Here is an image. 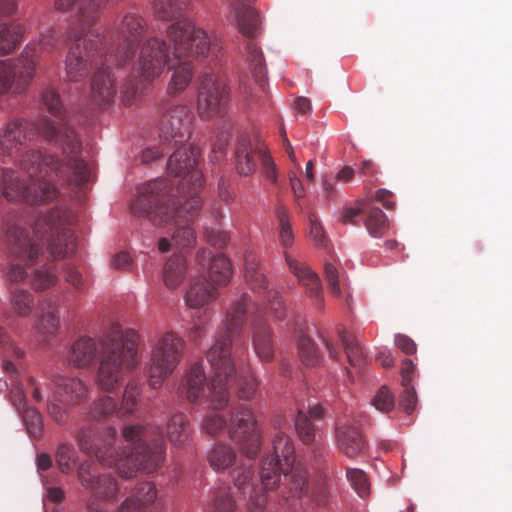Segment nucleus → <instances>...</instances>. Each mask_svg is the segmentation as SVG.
<instances>
[{
    "instance_id": "obj_1",
    "label": "nucleus",
    "mask_w": 512,
    "mask_h": 512,
    "mask_svg": "<svg viewBox=\"0 0 512 512\" xmlns=\"http://www.w3.org/2000/svg\"><path fill=\"white\" fill-rule=\"evenodd\" d=\"M42 102L47 110L59 119L56 123L42 118L38 124L25 119L9 121L0 135V154L16 157L27 149L39 135L60 143L63 151L70 154L66 163L40 150H28L21 155L19 164L29 183L21 180L16 171H2L3 195L9 201H22L30 205H41L55 200L59 195L57 179L74 182L80 186L89 179L87 164L77 157L81 143L65 120V111L59 93L53 87L42 92Z\"/></svg>"
},
{
    "instance_id": "obj_2",
    "label": "nucleus",
    "mask_w": 512,
    "mask_h": 512,
    "mask_svg": "<svg viewBox=\"0 0 512 512\" xmlns=\"http://www.w3.org/2000/svg\"><path fill=\"white\" fill-rule=\"evenodd\" d=\"M170 45L158 36L149 37L140 46L137 62L133 66L132 78L122 86L121 93L126 105L141 93L142 83L158 78L167 66L172 69L167 91L174 95L183 92L193 76L191 59L202 58L214 53L217 44L206 31L196 27L189 19L170 24L166 30Z\"/></svg>"
},
{
    "instance_id": "obj_3",
    "label": "nucleus",
    "mask_w": 512,
    "mask_h": 512,
    "mask_svg": "<svg viewBox=\"0 0 512 512\" xmlns=\"http://www.w3.org/2000/svg\"><path fill=\"white\" fill-rule=\"evenodd\" d=\"M250 296L244 293L232 303L226 314L224 327L215 337L206 352L211 368V379L207 382L203 366L195 363L188 370L182 384L186 399L204 408L221 411L229 406L230 387L236 379V369L231 354L232 342L241 335Z\"/></svg>"
},
{
    "instance_id": "obj_4",
    "label": "nucleus",
    "mask_w": 512,
    "mask_h": 512,
    "mask_svg": "<svg viewBox=\"0 0 512 512\" xmlns=\"http://www.w3.org/2000/svg\"><path fill=\"white\" fill-rule=\"evenodd\" d=\"M203 186L200 171L192 172L189 180L169 184L166 179H155L138 187V197L132 202L131 212L147 218L153 225L174 224L172 242L178 248H190L196 237L190 222L201 207L199 192Z\"/></svg>"
},
{
    "instance_id": "obj_5",
    "label": "nucleus",
    "mask_w": 512,
    "mask_h": 512,
    "mask_svg": "<svg viewBox=\"0 0 512 512\" xmlns=\"http://www.w3.org/2000/svg\"><path fill=\"white\" fill-rule=\"evenodd\" d=\"M75 221L72 210L56 207L36 219L32 236L17 224L9 225L6 238L12 260L5 269V279L11 284H19L29 278V268L38 263L43 252V240L56 258L74 253L76 239L70 226Z\"/></svg>"
},
{
    "instance_id": "obj_6",
    "label": "nucleus",
    "mask_w": 512,
    "mask_h": 512,
    "mask_svg": "<svg viewBox=\"0 0 512 512\" xmlns=\"http://www.w3.org/2000/svg\"><path fill=\"white\" fill-rule=\"evenodd\" d=\"M137 345L138 334L134 330H123L115 324L98 342L87 336L76 340L71 347L69 363L85 368L99 354L95 383L99 389L113 392L123 383L126 374L137 366Z\"/></svg>"
},
{
    "instance_id": "obj_7",
    "label": "nucleus",
    "mask_w": 512,
    "mask_h": 512,
    "mask_svg": "<svg viewBox=\"0 0 512 512\" xmlns=\"http://www.w3.org/2000/svg\"><path fill=\"white\" fill-rule=\"evenodd\" d=\"M0 346L3 347L2 369L9 376L11 382L10 401L20 416H41L42 406L50 416H58L68 412L70 406L79 403L87 395V385L78 378H71L57 375L50 382L42 386L35 384L30 379L33 386L32 398L37 403L36 407H30L27 404L23 389L17 383L19 374L18 364L12 358L20 359L23 351L10 342L9 336L5 330L0 327Z\"/></svg>"
},
{
    "instance_id": "obj_8",
    "label": "nucleus",
    "mask_w": 512,
    "mask_h": 512,
    "mask_svg": "<svg viewBox=\"0 0 512 512\" xmlns=\"http://www.w3.org/2000/svg\"><path fill=\"white\" fill-rule=\"evenodd\" d=\"M65 58V74L70 82H81L93 70L90 97L99 108L108 106L116 95L115 78L109 63H115L108 53L98 48L90 38L73 40Z\"/></svg>"
},
{
    "instance_id": "obj_9",
    "label": "nucleus",
    "mask_w": 512,
    "mask_h": 512,
    "mask_svg": "<svg viewBox=\"0 0 512 512\" xmlns=\"http://www.w3.org/2000/svg\"><path fill=\"white\" fill-rule=\"evenodd\" d=\"M158 136L161 145L175 148L168 159L167 171L180 180H189L192 172L199 171L196 164L199 149L186 146L190 138L194 114L181 104L163 103L159 109Z\"/></svg>"
},
{
    "instance_id": "obj_10",
    "label": "nucleus",
    "mask_w": 512,
    "mask_h": 512,
    "mask_svg": "<svg viewBox=\"0 0 512 512\" xmlns=\"http://www.w3.org/2000/svg\"><path fill=\"white\" fill-rule=\"evenodd\" d=\"M146 33V21L136 12H127L121 20L105 35H101L92 27L82 31L81 28H69L68 40L90 38L98 48L114 58L118 67L125 66L135 56L139 42Z\"/></svg>"
},
{
    "instance_id": "obj_11",
    "label": "nucleus",
    "mask_w": 512,
    "mask_h": 512,
    "mask_svg": "<svg viewBox=\"0 0 512 512\" xmlns=\"http://www.w3.org/2000/svg\"><path fill=\"white\" fill-rule=\"evenodd\" d=\"M142 433L143 429L138 425L125 428L123 438L127 445L119 449H99L97 457L125 478L134 476L140 469L152 472L162 460V446L155 445L150 449L138 445Z\"/></svg>"
},
{
    "instance_id": "obj_12",
    "label": "nucleus",
    "mask_w": 512,
    "mask_h": 512,
    "mask_svg": "<svg viewBox=\"0 0 512 512\" xmlns=\"http://www.w3.org/2000/svg\"><path fill=\"white\" fill-rule=\"evenodd\" d=\"M57 38L52 28L41 32L39 43L29 44L15 61H0V94L12 91L21 93L34 77L37 59L41 51H52Z\"/></svg>"
},
{
    "instance_id": "obj_13",
    "label": "nucleus",
    "mask_w": 512,
    "mask_h": 512,
    "mask_svg": "<svg viewBox=\"0 0 512 512\" xmlns=\"http://www.w3.org/2000/svg\"><path fill=\"white\" fill-rule=\"evenodd\" d=\"M185 342L174 332L164 333L152 350L151 364L148 369L149 383L154 389L161 386L163 380L175 370L181 361Z\"/></svg>"
},
{
    "instance_id": "obj_14",
    "label": "nucleus",
    "mask_w": 512,
    "mask_h": 512,
    "mask_svg": "<svg viewBox=\"0 0 512 512\" xmlns=\"http://www.w3.org/2000/svg\"><path fill=\"white\" fill-rule=\"evenodd\" d=\"M229 93L226 83L215 73H205L199 88L197 109L203 120L223 117L226 113Z\"/></svg>"
},
{
    "instance_id": "obj_15",
    "label": "nucleus",
    "mask_w": 512,
    "mask_h": 512,
    "mask_svg": "<svg viewBox=\"0 0 512 512\" xmlns=\"http://www.w3.org/2000/svg\"><path fill=\"white\" fill-rule=\"evenodd\" d=\"M294 448L291 439L279 434L273 441V455L268 458L260 472V480L265 490H273L280 482L281 474H288L294 463Z\"/></svg>"
},
{
    "instance_id": "obj_16",
    "label": "nucleus",
    "mask_w": 512,
    "mask_h": 512,
    "mask_svg": "<svg viewBox=\"0 0 512 512\" xmlns=\"http://www.w3.org/2000/svg\"><path fill=\"white\" fill-rule=\"evenodd\" d=\"M245 280L253 290L263 291L268 303L270 313L278 320L284 319L286 307L282 297L277 291L268 290L267 280L264 274L259 270V261L257 255L248 251L245 254Z\"/></svg>"
},
{
    "instance_id": "obj_17",
    "label": "nucleus",
    "mask_w": 512,
    "mask_h": 512,
    "mask_svg": "<svg viewBox=\"0 0 512 512\" xmlns=\"http://www.w3.org/2000/svg\"><path fill=\"white\" fill-rule=\"evenodd\" d=\"M284 257L290 272L298 279V282L305 287L306 293L313 300L314 305L322 309L324 298L321 281L318 275L312 271L301 257L294 256L288 252H285Z\"/></svg>"
},
{
    "instance_id": "obj_18",
    "label": "nucleus",
    "mask_w": 512,
    "mask_h": 512,
    "mask_svg": "<svg viewBox=\"0 0 512 512\" xmlns=\"http://www.w3.org/2000/svg\"><path fill=\"white\" fill-rule=\"evenodd\" d=\"M60 329L58 304L52 297H45L39 301L38 311L34 316L32 330L41 338L55 336Z\"/></svg>"
},
{
    "instance_id": "obj_19",
    "label": "nucleus",
    "mask_w": 512,
    "mask_h": 512,
    "mask_svg": "<svg viewBox=\"0 0 512 512\" xmlns=\"http://www.w3.org/2000/svg\"><path fill=\"white\" fill-rule=\"evenodd\" d=\"M252 346L255 354L261 362H270L274 358V342L272 331L265 320L262 312L257 310L252 322Z\"/></svg>"
},
{
    "instance_id": "obj_20",
    "label": "nucleus",
    "mask_w": 512,
    "mask_h": 512,
    "mask_svg": "<svg viewBox=\"0 0 512 512\" xmlns=\"http://www.w3.org/2000/svg\"><path fill=\"white\" fill-rule=\"evenodd\" d=\"M196 262L203 268L207 267L210 279L215 285H226L230 281L231 263L224 255L212 256L210 250L201 249L196 255Z\"/></svg>"
},
{
    "instance_id": "obj_21",
    "label": "nucleus",
    "mask_w": 512,
    "mask_h": 512,
    "mask_svg": "<svg viewBox=\"0 0 512 512\" xmlns=\"http://www.w3.org/2000/svg\"><path fill=\"white\" fill-rule=\"evenodd\" d=\"M78 474L83 487L98 496L109 498L117 492V484L113 478L96 475L89 465H81Z\"/></svg>"
},
{
    "instance_id": "obj_22",
    "label": "nucleus",
    "mask_w": 512,
    "mask_h": 512,
    "mask_svg": "<svg viewBox=\"0 0 512 512\" xmlns=\"http://www.w3.org/2000/svg\"><path fill=\"white\" fill-rule=\"evenodd\" d=\"M218 297L216 287L205 278H197L192 281L185 294L187 306L193 309L202 308Z\"/></svg>"
},
{
    "instance_id": "obj_23",
    "label": "nucleus",
    "mask_w": 512,
    "mask_h": 512,
    "mask_svg": "<svg viewBox=\"0 0 512 512\" xmlns=\"http://www.w3.org/2000/svg\"><path fill=\"white\" fill-rule=\"evenodd\" d=\"M262 146H253L247 137H241L235 151L236 168L240 175L249 176L256 171L258 150Z\"/></svg>"
},
{
    "instance_id": "obj_24",
    "label": "nucleus",
    "mask_w": 512,
    "mask_h": 512,
    "mask_svg": "<svg viewBox=\"0 0 512 512\" xmlns=\"http://www.w3.org/2000/svg\"><path fill=\"white\" fill-rule=\"evenodd\" d=\"M157 491L152 483L140 484L133 494L125 500L119 512H142L143 509L154 502Z\"/></svg>"
},
{
    "instance_id": "obj_25",
    "label": "nucleus",
    "mask_w": 512,
    "mask_h": 512,
    "mask_svg": "<svg viewBox=\"0 0 512 512\" xmlns=\"http://www.w3.org/2000/svg\"><path fill=\"white\" fill-rule=\"evenodd\" d=\"M187 263L182 255L172 256L164 266L163 281L167 288L176 289L183 282Z\"/></svg>"
},
{
    "instance_id": "obj_26",
    "label": "nucleus",
    "mask_w": 512,
    "mask_h": 512,
    "mask_svg": "<svg viewBox=\"0 0 512 512\" xmlns=\"http://www.w3.org/2000/svg\"><path fill=\"white\" fill-rule=\"evenodd\" d=\"M337 441L341 450L349 456L360 453L364 448L362 436L354 427L343 426L338 428Z\"/></svg>"
},
{
    "instance_id": "obj_27",
    "label": "nucleus",
    "mask_w": 512,
    "mask_h": 512,
    "mask_svg": "<svg viewBox=\"0 0 512 512\" xmlns=\"http://www.w3.org/2000/svg\"><path fill=\"white\" fill-rule=\"evenodd\" d=\"M10 305L12 312L18 317H28L35 307L33 293L24 288L10 290Z\"/></svg>"
},
{
    "instance_id": "obj_28",
    "label": "nucleus",
    "mask_w": 512,
    "mask_h": 512,
    "mask_svg": "<svg viewBox=\"0 0 512 512\" xmlns=\"http://www.w3.org/2000/svg\"><path fill=\"white\" fill-rule=\"evenodd\" d=\"M364 226L370 236L374 238L383 237L389 229L386 214L378 207H370L365 212Z\"/></svg>"
},
{
    "instance_id": "obj_29",
    "label": "nucleus",
    "mask_w": 512,
    "mask_h": 512,
    "mask_svg": "<svg viewBox=\"0 0 512 512\" xmlns=\"http://www.w3.org/2000/svg\"><path fill=\"white\" fill-rule=\"evenodd\" d=\"M190 4V0H154L153 11L161 20L170 21L177 18Z\"/></svg>"
},
{
    "instance_id": "obj_30",
    "label": "nucleus",
    "mask_w": 512,
    "mask_h": 512,
    "mask_svg": "<svg viewBox=\"0 0 512 512\" xmlns=\"http://www.w3.org/2000/svg\"><path fill=\"white\" fill-rule=\"evenodd\" d=\"M233 437L250 441L251 449L247 450L246 453L248 456H253L256 453L259 441L256 419L251 417L240 418L238 427L233 431Z\"/></svg>"
},
{
    "instance_id": "obj_31",
    "label": "nucleus",
    "mask_w": 512,
    "mask_h": 512,
    "mask_svg": "<svg viewBox=\"0 0 512 512\" xmlns=\"http://www.w3.org/2000/svg\"><path fill=\"white\" fill-rule=\"evenodd\" d=\"M24 29L20 24H4L0 27V53H11L21 42Z\"/></svg>"
},
{
    "instance_id": "obj_32",
    "label": "nucleus",
    "mask_w": 512,
    "mask_h": 512,
    "mask_svg": "<svg viewBox=\"0 0 512 512\" xmlns=\"http://www.w3.org/2000/svg\"><path fill=\"white\" fill-rule=\"evenodd\" d=\"M338 336L344 346L349 363L352 366H360L365 361L364 352L354 336L349 335L344 328L339 327Z\"/></svg>"
},
{
    "instance_id": "obj_33",
    "label": "nucleus",
    "mask_w": 512,
    "mask_h": 512,
    "mask_svg": "<svg viewBox=\"0 0 512 512\" xmlns=\"http://www.w3.org/2000/svg\"><path fill=\"white\" fill-rule=\"evenodd\" d=\"M58 282V276L47 266H42L33 270L30 285L36 292H42L55 286Z\"/></svg>"
},
{
    "instance_id": "obj_34",
    "label": "nucleus",
    "mask_w": 512,
    "mask_h": 512,
    "mask_svg": "<svg viewBox=\"0 0 512 512\" xmlns=\"http://www.w3.org/2000/svg\"><path fill=\"white\" fill-rule=\"evenodd\" d=\"M235 454L233 450L224 445H217L212 448L208 454V460L215 471L228 468L234 462Z\"/></svg>"
},
{
    "instance_id": "obj_35",
    "label": "nucleus",
    "mask_w": 512,
    "mask_h": 512,
    "mask_svg": "<svg viewBox=\"0 0 512 512\" xmlns=\"http://www.w3.org/2000/svg\"><path fill=\"white\" fill-rule=\"evenodd\" d=\"M346 477L359 497H368L370 494V484L363 470L358 468H348L346 470Z\"/></svg>"
},
{
    "instance_id": "obj_36",
    "label": "nucleus",
    "mask_w": 512,
    "mask_h": 512,
    "mask_svg": "<svg viewBox=\"0 0 512 512\" xmlns=\"http://www.w3.org/2000/svg\"><path fill=\"white\" fill-rule=\"evenodd\" d=\"M298 350L302 362L307 366H313L318 362V353L313 341L307 336L298 339Z\"/></svg>"
},
{
    "instance_id": "obj_37",
    "label": "nucleus",
    "mask_w": 512,
    "mask_h": 512,
    "mask_svg": "<svg viewBox=\"0 0 512 512\" xmlns=\"http://www.w3.org/2000/svg\"><path fill=\"white\" fill-rule=\"evenodd\" d=\"M277 217L280 224L279 237L281 245L284 248H288L293 244L294 241V235L291 229L288 212L284 208H279L277 210Z\"/></svg>"
},
{
    "instance_id": "obj_38",
    "label": "nucleus",
    "mask_w": 512,
    "mask_h": 512,
    "mask_svg": "<svg viewBox=\"0 0 512 512\" xmlns=\"http://www.w3.org/2000/svg\"><path fill=\"white\" fill-rule=\"evenodd\" d=\"M295 428L302 442L310 443L314 441L317 428L312 423L311 418H296Z\"/></svg>"
},
{
    "instance_id": "obj_39",
    "label": "nucleus",
    "mask_w": 512,
    "mask_h": 512,
    "mask_svg": "<svg viewBox=\"0 0 512 512\" xmlns=\"http://www.w3.org/2000/svg\"><path fill=\"white\" fill-rule=\"evenodd\" d=\"M140 394L139 385L136 382H129L125 388L121 409L125 413H133L138 403V396Z\"/></svg>"
},
{
    "instance_id": "obj_40",
    "label": "nucleus",
    "mask_w": 512,
    "mask_h": 512,
    "mask_svg": "<svg viewBox=\"0 0 512 512\" xmlns=\"http://www.w3.org/2000/svg\"><path fill=\"white\" fill-rule=\"evenodd\" d=\"M117 411V402L111 396H102L94 402V416H112Z\"/></svg>"
},
{
    "instance_id": "obj_41",
    "label": "nucleus",
    "mask_w": 512,
    "mask_h": 512,
    "mask_svg": "<svg viewBox=\"0 0 512 512\" xmlns=\"http://www.w3.org/2000/svg\"><path fill=\"white\" fill-rule=\"evenodd\" d=\"M258 158L262 165V170L265 177L273 184L277 183L278 173L277 167L272 158L267 154L265 149L258 150Z\"/></svg>"
},
{
    "instance_id": "obj_42",
    "label": "nucleus",
    "mask_w": 512,
    "mask_h": 512,
    "mask_svg": "<svg viewBox=\"0 0 512 512\" xmlns=\"http://www.w3.org/2000/svg\"><path fill=\"white\" fill-rule=\"evenodd\" d=\"M373 405L382 413H389L394 406V398L391 392L382 387L373 399Z\"/></svg>"
},
{
    "instance_id": "obj_43",
    "label": "nucleus",
    "mask_w": 512,
    "mask_h": 512,
    "mask_svg": "<svg viewBox=\"0 0 512 512\" xmlns=\"http://www.w3.org/2000/svg\"><path fill=\"white\" fill-rule=\"evenodd\" d=\"M56 462L63 473H69L73 469L75 461L70 447L63 445L58 448Z\"/></svg>"
},
{
    "instance_id": "obj_44",
    "label": "nucleus",
    "mask_w": 512,
    "mask_h": 512,
    "mask_svg": "<svg viewBox=\"0 0 512 512\" xmlns=\"http://www.w3.org/2000/svg\"><path fill=\"white\" fill-rule=\"evenodd\" d=\"M403 394L400 398V406L403 411L410 415L416 410L418 398L414 386L403 387Z\"/></svg>"
},
{
    "instance_id": "obj_45",
    "label": "nucleus",
    "mask_w": 512,
    "mask_h": 512,
    "mask_svg": "<svg viewBox=\"0 0 512 512\" xmlns=\"http://www.w3.org/2000/svg\"><path fill=\"white\" fill-rule=\"evenodd\" d=\"M325 278L328 282L331 293L335 296L341 295V288L339 284V272L332 263H325L324 265Z\"/></svg>"
},
{
    "instance_id": "obj_46",
    "label": "nucleus",
    "mask_w": 512,
    "mask_h": 512,
    "mask_svg": "<svg viewBox=\"0 0 512 512\" xmlns=\"http://www.w3.org/2000/svg\"><path fill=\"white\" fill-rule=\"evenodd\" d=\"M239 397L241 399H250L256 392L258 383L256 378L250 374L239 379Z\"/></svg>"
},
{
    "instance_id": "obj_47",
    "label": "nucleus",
    "mask_w": 512,
    "mask_h": 512,
    "mask_svg": "<svg viewBox=\"0 0 512 512\" xmlns=\"http://www.w3.org/2000/svg\"><path fill=\"white\" fill-rule=\"evenodd\" d=\"M205 237L208 243L218 248H223L229 242V235L225 231L206 229Z\"/></svg>"
},
{
    "instance_id": "obj_48",
    "label": "nucleus",
    "mask_w": 512,
    "mask_h": 512,
    "mask_svg": "<svg viewBox=\"0 0 512 512\" xmlns=\"http://www.w3.org/2000/svg\"><path fill=\"white\" fill-rule=\"evenodd\" d=\"M214 512H232L234 509L233 499L226 493L217 495L213 500Z\"/></svg>"
},
{
    "instance_id": "obj_49",
    "label": "nucleus",
    "mask_w": 512,
    "mask_h": 512,
    "mask_svg": "<svg viewBox=\"0 0 512 512\" xmlns=\"http://www.w3.org/2000/svg\"><path fill=\"white\" fill-rule=\"evenodd\" d=\"M218 194L220 199L225 203H230L234 200L235 194L231 188L230 179L222 176L218 181Z\"/></svg>"
},
{
    "instance_id": "obj_50",
    "label": "nucleus",
    "mask_w": 512,
    "mask_h": 512,
    "mask_svg": "<svg viewBox=\"0 0 512 512\" xmlns=\"http://www.w3.org/2000/svg\"><path fill=\"white\" fill-rule=\"evenodd\" d=\"M415 370H416V367H415L414 363L412 362V360L405 359L402 362V368H401L402 381H401V383H402L403 387L413 386L412 382H413Z\"/></svg>"
},
{
    "instance_id": "obj_51",
    "label": "nucleus",
    "mask_w": 512,
    "mask_h": 512,
    "mask_svg": "<svg viewBox=\"0 0 512 512\" xmlns=\"http://www.w3.org/2000/svg\"><path fill=\"white\" fill-rule=\"evenodd\" d=\"M395 345L402 350L405 354H414L416 352V344L414 341L402 334H398L395 336Z\"/></svg>"
},
{
    "instance_id": "obj_52",
    "label": "nucleus",
    "mask_w": 512,
    "mask_h": 512,
    "mask_svg": "<svg viewBox=\"0 0 512 512\" xmlns=\"http://www.w3.org/2000/svg\"><path fill=\"white\" fill-rule=\"evenodd\" d=\"M65 280L72 285L76 290L83 287L84 280L82 274L73 267H68L65 273Z\"/></svg>"
},
{
    "instance_id": "obj_53",
    "label": "nucleus",
    "mask_w": 512,
    "mask_h": 512,
    "mask_svg": "<svg viewBox=\"0 0 512 512\" xmlns=\"http://www.w3.org/2000/svg\"><path fill=\"white\" fill-rule=\"evenodd\" d=\"M228 143V136L221 135L217 141L213 144L211 151V161H219L225 153V148Z\"/></svg>"
},
{
    "instance_id": "obj_54",
    "label": "nucleus",
    "mask_w": 512,
    "mask_h": 512,
    "mask_svg": "<svg viewBox=\"0 0 512 512\" xmlns=\"http://www.w3.org/2000/svg\"><path fill=\"white\" fill-rule=\"evenodd\" d=\"M171 147H167L162 145V148L159 147H152L147 148L142 152V162L143 163H151L155 161L156 159L160 158L164 155L165 150L170 149Z\"/></svg>"
},
{
    "instance_id": "obj_55",
    "label": "nucleus",
    "mask_w": 512,
    "mask_h": 512,
    "mask_svg": "<svg viewBox=\"0 0 512 512\" xmlns=\"http://www.w3.org/2000/svg\"><path fill=\"white\" fill-rule=\"evenodd\" d=\"M362 209L360 207H345L341 213V222L344 224L357 223V218L361 214Z\"/></svg>"
},
{
    "instance_id": "obj_56",
    "label": "nucleus",
    "mask_w": 512,
    "mask_h": 512,
    "mask_svg": "<svg viewBox=\"0 0 512 512\" xmlns=\"http://www.w3.org/2000/svg\"><path fill=\"white\" fill-rule=\"evenodd\" d=\"M310 234L319 245H325L326 237L323 228L312 216L310 217Z\"/></svg>"
},
{
    "instance_id": "obj_57",
    "label": "nucleus",
    "mask_w": 512,
    "mask_h": 512,
    "mask_svg": "<svg viewBox=\"0 0 512 512\" xmlns=\"http://www.w3.org/2000/svg\"><path fill=\"white\" fill-rule=\"evenodd\" d=\"M112 266L118 270H129L131 267V257L128 253L120 252L112 260Z\"/></svg>"
},
{
    "instance_id": "obj_58",
    "label": "nucleus",
    "mask_w": 512,
    "mask_h": 512,
    "mask_svg": "<svg viewBox=\"0 0 512 512\" xmlns=\"http://www.w3.org/2000/svg\"><path fill=\"white\" fill-rule=\"evenodd\" d=\"M25 426L30 435L38 436L41 434L43 427L42 418H25Z\"/></svg>"
},
{
    "instance_id": "obj_59",
    "label": "nucleus",
    "mask_w": 512,
    "mask_h": 512,
    "mask_svg": "<svg viewBox=\"0 0 512 512\" xmlns=\"http://www.w3.org/2000/svg\"><path fill=\"white\" fill-rule=\"evenodd\" d=\"M224 418H206L204 429L208 434H216L224 426Z\"/></svg>"
},
{
    "instance_id": "obj_60",
    "label": "nucleus",
    "mask_w": 512,
    "mask_h": 512,
    "mask_svg": "<svg viewBox=\"0 0 512 512\" xmlns=\"http://www.w3.org/2000/svg\"><path fill=\"white\" fill-rule=\"evenodd\" d=\"M290 478L293 483L291 490L294 492V494L301 495L304 492L306 485V479L304 475L295 473L291 474Z\"/></svg>"
},
{
    "instance_id": "obj_61",
    "label": "nucleus",
    "mask_w": 512,
    "mask_h": 512,
    "mask_svg": "<svg viewBox=\"0 0 512 512\" xmlns=\"http://www.w3.org/2000/svg\"><path fill=\"white\" fill-rule=\"evenodd\" d=\"M375 198L378 202L382 203L386 209H393L394 202L392 201V193L386 189H379L376 192Z\"/></svg>"
},
{
    "instance_id": "obj_62",
    "label": "nucleus",
    "mask_w": 512,
    "mask_h": 512,
    "mask_svg": "<svg viewBox=\"0 0 512 512\" xmlns=\"http://www.w3.org/2000/svg\"><path fill=\"white\" fill-rule=\"evenodd\" d=\"M17 7V0H0V16H12L17 11Z\"/></svg>"
},
{
    "instance_id": "obj_63",
    "label": "nucleus",
    "mask_w": 512,
    "mask_h": 512,
    "mask_svg": "<svg viewBox=\"0 0 512 512\" xmlns=\"http://www.w3.org/2000/svg\"><path fill=\"white\" fill-rule=\"evenodd\" d=\"M359 172L367 178H375L376 176V167L375 164L370 160H363L359 166Z\"/></svg>"
},
{
    "instance_id": "obj_64",
    "label": "nucleus",
    "mask_w": 512,
    "mask_h": 512,
    "mask_svg": "<svg viewBox=\"0 0 512 512\" xmlns=\"http://www.w3.org/2000/svg\"><path fill=\"white\" fill-rule=\"evenodd\" d=\"M205 335L204 327L202 323L194 322L190 329V339L194 343H198Z\"/></svg>"
}]
</instances>
